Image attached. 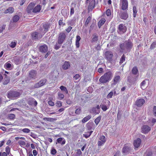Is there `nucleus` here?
Returning <instances> with one entry per match:
<instances>
[{
    "label": "nucleus",
    "mask_w": 156,
    "mask_h": 156,
    "mask_svg": "<svg viewBox=\"0 0 156 156\" xmlns=\"http://www.w3.org/2000/svg\"><path fill=\"white\" fill-rule=\"evenodd\" d=\"M113 76V74L111 71H109L105 73L99 79V81L102 83H106L111 79Z\"/></svg>",
    "instance_id": "1"
},
{
    "label": "nucleus",
    "mask_w": 156,
    "mask_h": 156,
    "mask_svg": "<svg viewBox=\"0 0 156 156\" xmlns=\"http://www.w3.org/2000/svg\"><path fill=\"white\" fill-rule=\"evenodd\" d=\"M132 46V43L128 41H126L120 44V48L122 51H125L131 48Z\"/></svg>",
    "instance_id": "2"
},
{
    "label": "nucleus",
    "mask_w": 156,
    "mask_h": 156,
    "mask_svg": "<svg viewBox=\"0 0 156 156\" xmlns=\"http://www.w3.org/2000/svg\"><path fill=\"white\" fill-rule=\"evenodd\" d=\"M86 2L88 6V12L92 11L95 5V0H86Z\"/></svg>",
    "instance_id": "3"
},
{
    "label": "nucleus",
    "mask_w": 156,
    "mask_h": 156,
    "mask_svg": "<svg viewBox=\"0 0 156 156\" xmlns=\"http://www.w3.org/2000/svg\"><path fill=\"white\" fill-rule=\"evenodd\" d=\"M127 30V28L125 24L122 23L120 24L119 25L117 28V32L120 34L125 33Z\"/></svg>",
    "instance_id": "4"
},
{
    "label": "nucleus",
    "mask_w": 156,
    "mask_h": 156,
    "mask_svg": "<svg viewBox=\"0 0 156 156\" xmlns=\"http://www.w3.org/2000/svg\"><path fill=\"white\" fill-rule=\"evenodd\" d=\"M66 37V35L65 33L62 32L58 34L57 40L58 43L62 44L65 40Z\"/></svg>",
    "instance_id": "5"
},
{
    "label": "nucleus",
    "mask_w": 156,
    "mask_h": 156,
    "mask_svg": "<svg viewBox=\"0 0 156 156\" xmlns=\"http://www.w3.org/2000/svg\"><path fill=\"white\" fill-rule=\"evenodd\" d=\"M20 94L19 92L13 91H9L7 95V97L9 98H15L19 96Z\"/></svg>",
    "instance_id": "6"
},
{
    "label": "nucleus",
    "mask_w": 156,
    "mask_h": 156,
    "mask_svg": "<svg viewBox=\"0 0 156 156\" xmlns=\"http://www.w3.org/2000/svg\"><path fill=\"white\" fill-rule=\"evenodd\" d=\"M110 102L109 101H106L103 103H101L100 106L103 111H106L109 107Z\"/></svg>",
    "instance_id": "7"
},
{
    "label": "nucleus",
    "mask_w": 156,
    "mask_h": 156,
    "mask_svg": "<svg viewBox=\"0 0 156 156\" xmlns=\"http://www.w3.org/2000/svg\"><path fill=\"white\" fill-rule=\"evenodd\" d=\"M120 5H121L122 9L125 10L128 9V2L127 0H120Z\"/></svg>",
    "instance_id": "8"
},
{
    "label": "nucleus",
    "mask_w": 156,
    "mask_h": 156,
    "mask_svg": "<svg viewBox=\"0 0 156 156\" xmlns=\"http://www.w3.org/2000/svg\"><path fill=\"white\" fill-rule=\"evenodd\" d=\"M119 73H120L119 72L116 73L113 80L112 85H115L120 81V76L119 75H116V74L118 75Z\"/></svg>",
    "instance_id": "9"
},
{
    "label": "nucleus",
    "mask_w": 156,
    "mask_h": 156,
    "mask_svg": "<svg viewBox=\"0 0 156 156\" xmlns=\"http://www.w3.org/2000/svg\"><path fill=\"white\" fill-rule=\"evenodd\" d=\"M105 58L109 61L112 60V58L113 55L112 51H106L105 53Z\"/></svg>",
    "instance_id": "10"
},
{
    "label": "nucleus",
    "mask_w": 156,
    "mask_h": 156,
    "mask_svg": "<svg viewBox=\"0 0 156 156\" xmlns=\"http://www.w3.org/2000/svg\"><path fill=\"white\" fill-rule=\"evenodd\" d=\"M151 130V127L147 125H143L141 127V132L144 134L147 133Z\"/></svg>",
    "instance_id": "11"
},
{
    "label": "nucleus",
    "mask_w": 156,
    "mask_h": 156,
    "mask_svg": "<svg viewBox=\"0 0 156 156\" xmlns=\"http://www.w3.org/2000/svg\"><path fill=\"white\" fill-rule=\"evenodd\" d=\"M98 142V145L99 146L102 145L106 142V138L104 135L101 136Z\"/></svg>",
    "instance_id": "12"
},
{
    "label": "nucleus",
    "mask_w": 156,
    "mask_h": 156,
    "mask_svg": "<svg viewBox=\"0 0 156 156\" xmlns=\"http://www.w3.org/2000/svg\"><path fill=\"white\" fill-rule=\"evenodd\" d=\"M35 6V4L34 2L30 3L27 6V12L28 13H31L32 11Z\"/></svg>",
    "instance_id": "13"
},
{
    "label": "nucleus",
    "mask_w": 156,
    "mask_h": 156,
    "mask_svg": "<svg viewBox=\"0 0 156 156\" xmlns=\"http://www.w3.org/2000/svg\"><path fill=\"white\" fill-rule=\"evenodd\" d=\"M145 102V101L144 99L140 98L136 101L135 104L137 106L140 107L142 106Z\"/></svg>",
    "instance_id": "14"
},
{
    "label": "nucleus",
    "mask_w": 156,
    "mask_h": 156,
    "mask_svg": "<svg viewBox=\"0 0 156 156\" xmlns=\"http://www.w3.org/2000/svg\"><path fill=\"white\" fill-rule=\"evenodd\" d=\"M37 72L34 70H31L29 73V76L31 79H34L36 78Z\"/></svg>",
    "instance_id": "15"
},
{
    "label": "nucleus",
    "mask_w": 156,
    "mask_h": 156,
    "mask_svg": "<svg viewBox=\"0 0 156 156\" xmlns=\"http://www.w3.org/2000/svg\"><path fill=\"white\" fill-rule=\"evenodd\" d=\"M141 139L139 138H137L136 140H135L133 142V145L135 148H138L141 144Z\"/></svg>",
    "instance_id": "16"
},
{
    "label": "nucleus",
    "mask_w": 156,
    "mask_h": 156,
    "mask_svg": "<svg viewBox=\"0 0 156 156\" xmlns=\"http://www.w3.org/2000/svg\"><path fill=\"white\" fill-rule=\"evenodd\" d=\"M48 46L45 44L39 47L40 51L42 53L46 52L48 51Z\"/></svg>",
    "instance_id": "17"
},
{
    "label": "nucleus",
    "mask_w": 156,
    "mask_h": 156,
    "mask_svg": "<svg viewBox=\"0 0 156 156\" xmlns=\"http://www.w3.org/2000/svg\"><path fill=\"white\" fill-rule=\"evenodd\" d=\"M131 150V148L130 147L124 145L122 149V153L123 154H126L129 153Z\"/></svg>",
    "instance_id": "18"
},
{
    "label": "nucleus",
    "mask_w": 156,
    "mask_h": 156,
    "mask_svg": "<svg viewBox=\"0 0 156 156\" xmlns=\"http://www.w3.org/2000/svg\"><path fill=\"white\" fill-rule=\"evenodd\" d=\"M66 143V140L64 138L60 137L58 138L56 140V144L57 143L61 144V145H63Z\"/></svg>",
    "instance_id": "19"
},
{
    "label": "nucleus",
    "mask_w": 156,
    "mask_h": 156,
    "mask_svg": "<svg viewBox=\"0 0 156 156\" xmlns=\"http://www.w3.org/2000/svg\"><path fill=\"white\" fill-rule=\"evenodd\" d=\"M98 36L96 33H94L92 35V38L91 41L92 43L96 42H97L98 40Z\"/></svg>",
    "instance_id": "20"
},
{
    "label": "nucleus",
    "mask_w": 156,
    "mask_h": 156,
    "mask_svg": "<svg viewBox=\"0 0 156 156\" xmlns=\"http://www.w3.org/2000/svg\"><path fill=\"white\" fill-rule=\"evenodd\" d=\"M148 124L151 126H153L156 122V119L151 118L147 121Z\"/></svg>",
    "instance_id": "21"
},
{
    "label": "nucleus",
    "mask_w": 156,
    "mask_h": 156,
    "mask_svg": "<svg viewBox=\"0 0 156 156\" xmlns=\"http://www.w3.org/2000/svg\"><path fill=\"white\" fill-rule=\"evenodd\" d=\"M120 16L121 19L126 20L128 18V15L126 12H121Z\"/></svg>",
    "instance_id": "22"
},
{
    "label": "nucleus",
    "mask_w": 156,
    "mask_h": 156,
    "mask_svg": "<svg viewBox=\"0 0 156 156\" xmlns=\"http://www.w3.org/2000/svg\"><path fill=\"white\" fill-rule=\"evenodd\" d=\"M70 66V64L69 62L65 61L62 66V68L64 70L68 69Z\"/></svg>",
    "instance_id": "23"
},
{
    "label": "nucleus",
    "mask_w": 156,
    "mask_h": 156,
    "mask_svg": "<svg viewBox=\"0 0 156 156\" xmlns=\"http://www.w3.org/2000/svg\"><path fill=\"white\" fill-rule=\"evenodd\" d=\"M81 39L80 37L79 36L77 35L76 37V48H78L80 47V43L79 42Z\"/></svg>",
    "instance_id": "24"
},
{
    "label": "nucleus",
    "mask_w": 156,
    "mask_h": 156,
    "mask_svg": "<svg viewBox=\"0 0 156 156\" xmlns=\"http://www.w3.org/2000/svg\"><path fill=\"white\" fill-rule=\"evenodd\" d=\"M41 9V6L39 5H37L35 6L33 10V12L34 13H37L39 12Z\"/></svg>",
    "instance_id": "25"
},
{
    "label": "nucleus",
    "mask_w": 156,
    "mask_h": 156,
    "mask_svg": "<svg viewBox=\"0 0 156 156\" xmlns=\"http://www.w3.org/2000/svg\"><path fill=\"white\" fill-rule=\"evenodd\" d=\"M50 24L48 23H45L43 24V27L44 29V31L45 33L48 31V29L50 27Z\"/></svg>",
    "instance_id": "26"
},
{
    "label": "nucleus",
    "mask_w": 156,
    "mask_h": 156,
    "mask_svg": "<svg viewBox=\"0 0 156 156\" xmlns=\"http://www.w3.org/2000/svg\"><path fill=\"white\" fill-rule=\"evenodd\" d=\"M14 9L12 7H10L6 9L5 11V13H12L14 11Z\"/></svg>",
    "instance_id": "27"
},
{
    "label": "nucleus",
    "mask_w": 156,
    "mask_h": 156,
    "mask_svg": "<svg viewBox=\"0 0 156 156\" xmlns=\"http://www.w3.org/2000/svg\"><path fill=\"white\" fill-rule=\"evenodd\" d=\"M106 21V20L105 18H102L100 20L99 22L98 25L99 28H100L105 23Z\"/></svg>",
    "instance_id": "28"
},
{
    "label": "nucleus",
    "mask_w": 156,
    "mask_h": 156,
    "mask_svg": "<svg viewBox=\"0 0 156 156\" xmlns=\"http://www.w3.org/2000/svg\"><path fill=\"white\" fill-rule=\"evenodd\" d=\"M59 88L62 92H64L66 94H68V90L67 88L63 86H61Z\"/></svg>",
    "instance_id": "29"
},
{
    "label": "nucleus",
    "mask_w": 156,
    "mask_h": 156,
    "mask_svg": "<svg viewBox=\"0 0 156 156\" xmlns=\"http://www.w3.org/2000/svg\"><path fill=\"white\" fill-rule=\"evenodd\" d=\"M91 118V115H89L83 119L82 120V122L83 123H85L90 119Z\"/></svg>",
    "instance_id": "30"
},
{
    "label": "nucleus",
    "mask_w": 156,
    "mask_h": 156,
    "mask_svg": "<svg viewBox=\"0 0 156 156\" xmlns=\"http://www.w3.org/2000/svg\"><path fill=\"white\" fill-rule=\"evenodd\" d=\"M92 132V131L86 132L84 134H83V136L85 138H87L90 136Z\"/></svg>",
    "instance_id": "31"
},
{
    "label": "nucleus",
    "mask_w": 156,
    "mask_h": 156,
    "mask_svg": "<svg viewBox=\"0 0 156 156\" xmlns=\"http://www.w3.org/2000/svg\"><path fill=\"white\" fill-rule=\"evenodd\" d=\"M138 72V70L137 67H134L132 69V73L134 75H136Z\"/></svg>",
    "instance_id": "32"
},
{
    "label": "nucleus",
    "mask_w": 156,
    "mask_h": 156,
    "mask_svg": "<svg viewBox=\"0 0 156 156\" xmlns=\"http://www.w3.org/2000/svg\"><path fill=\"white\" fill-rule=\"evenodd\" d=\"M38 33L37 32H35L31 34L32 38L34 39H37V36Z\"/></svg>",
    "instance_id": "33"
},
{
    "label": "nucleus",
    "mask_w": 156,
    "mask_h": 156,
    "mask_svg": "<svg viewBox=\"0 0 156 156\" xmlns=\"http://www.w3.org/2000/svg\"><path fill=\"white\" fill-rule=\"evenodd\" d=\"M62 44L59 43L58 41H57V42L56 43L55 45L54 46V48L55 50H58L59 49L61 46V45Z\"/></svg>",
    "instance_id": "34"
},
{
    "label": "nucleus",
    "mask_w": 156,
    "mask_h": 156,
    "mask_svg": "<svg viewBox=\"0 0 156 156\" xmlns=\"http://www.w3.org/2000/svg\"><path fill=\"white\" fill-rule=\"evenodd\" d=\"M20 19V17L18 15H16L14 16L12 19L13 22H16L18 21Z\"/></svg>",
    "instance_id": "35"
},
{
    "label": "nucleus",
    "mask_w": 156,
    "mask_h": 156,
    "mask_svg": "<svg viewBox=\"0 0 156 156\" xmlns=\"http://www.w3.org/2000/svg\"><path fill=\"white\" fill-rule=\"evenodd\" d=\"M58 98L60 100H62L64 98V95L60 92H58Z\"/></svg>",
    "instance_id": "36"
},
{
    "label": "nucleus",
    "mask_w": 156,
    "mask_h": 156,
    "mask_svg": "<svg viewBox=\"0 0 156 156\" xmlns=\"http://www.w3.org/2000/svg\"><path fill=\"white\" fill-rule=\"evenodd\" d=\"M47 80L45 79H43L41 80L39 82L41 86L45 84Z\"/></svg>",
    "instance_id": "37"
},
{
    "label": "nucleus",
    "mask_w": 156,
    "mask_h": 156,
    "mask_svg": "<svg viewBox=\"0 0 156 156\" xmlns=\"http://www.w3.org/2000/svg\"><path fill=\"white\" fill-rule=\"evenodd\" d=\"M133 16L134 17H135L136 16L137 11L136 7L135 6H134L133 7Z\"/></svg>",
    "instance_id": "38"
},
{
    "label": "nucleus",
    "mask_w": 156,
    "mask_h": 156,
    "mask_svg": "<svg viewBox=\"0 0 156 156\" xmlns=\"http://www.w3.org/2000/svg\"><path fill=\"white\" fill-rule=\"evenodd\" d=\"M92 111L95 114H98L100 113L101 110H98L94 108H93L92 109Z\"/></svg>",
    "instance_id": "39"
},
{
    "label": "nucleus",
    "mask_w": 156,
    "mask_h": 156,
    "mask_svg": "<svg viewBox=\"0 0 156 156\" xmlns=\"http://www.w3.org/2000/svg\"><path fill=\"white\" fill-rule=\"evenodd\" d=\"M91 18L90 16H89L87 19L85 23V25L86 26H87L91 20Z\"/></svg>",
    "instance_id": "40"
},
{
    "label": "nucleus",
    "mask_w": 156,
    "mask_h": 156,
    "mask_svg": "<svg viewBox=\"0 0 156 156\" xmlns=\"http://www.w3.org/2000/svg\"><path fill=\"white\" fill-rule=\"evenodd\" d=\"M146 84V82L145 80H144L140 83V86L141 88L142 89H144V86Z\"/></svg>",
    "instance_id": "41"
},
{
    "label": "nucleus",
    "mask_w": 156,
    "mask_h": 156,
    "mask_svg": "<svg viewBox=\"0 0 156 156\" xmlns=\"http://www.w3.org/2000/svg\"><path fill=\"white\" fill-rule=\"evenodd\" d=\"M125 56L123 54L120 58L119 63L120 64H122L123 62L125 61Z\"/></svg>",
    "instance_id": "42"
},
{
    "label": "nucleus",
    "mask_w": 156,
    "mask_h": 156,
    "mask_svg": "<svg viewBox=\"0 0 156 156\" xmlns=\"http://www.w3.org/2000/svg\"><path fill=\"white\" fill-rule=\"evenodd\" d=\"M32 103H30V102H29V104L30 105H34V106H36L37 105V101L35 100L34 99H32Z\"/></svg>",
    "instance_id": "43"
},
{
    "label": "nucleus",
    "mask_w": 156,
    "mask_h": 156,
    "mask_svg": "<svg viewBox=\"0 0 156 156\" xmlns=\"http://www.w3.org/2000/svg\"><path fill=\"white\" fill-rule=\"evenodd\" d=\"M156 46V41L153 42L150 46V49H153Z\"/></svg>",
    "instance_id": "44"
},
{
    "label": "nucleus",
    "mask_w": 156,
    "mask_h": 156,
    "mask_svg": "<svg viewBox=\"0 0 156 156\" xmlns=\"http://www.w3.org/2000/svg\"><path fill=\"white\" fill-rule=\"evenodd\" d=\"M101 119V117L100 116L98 117L94 120V122L97 125L99 123L100 120Z\"/></svg>",
    "instance_id": "45"
},
{
    "label": "nucleus",
    "mask_w": 156,
    "mask_h": 156,
    "mask_svg": "<svg viewBox=\"0 0 156 156\" xmlns=\"http://www.w3.org/2000/svg\"><path fill=\"white\" fill-rule=\"evenodd\" d=\"M5 151L6 153L8 155H9L10 152V149L9 146H7L5 148Z\"/></svg>",
    "instance_id": "46"
},
{
    "label": "nucleus",
    "mask_w": 156,
    "mask_h": 156,
    "mask_svg": "<svg viewBox=\"0 0 156 156\" xmlns=\"http://www.w3.org/2000/svg\"><path fill=\"white\" fill-rule=\"evenodd\" d=\"M57 153V151L55 149L53 148L51 151V154L53 155H55Z\"/></svg>",
    "instance_id": "47"
},
{
    "label": "nucleus",
    "mask_w": 156,
    "mask_h": 156,
    "mask_svg": "<svg viewBox=\"0 0 156 156\" xmlns=\"http://www.w3.org/2000/svg\"><path fill=\"white\" fill-rule=\"evenodd\" d=\"M81 108L80 107L79 108L76 110L75 113L77 114H79L81 113Z\"/></svg>",
    "instance_id": "48"
},
{
    "label": "nucleus",
    "mask_w": 156,
    "mask_h": 156,
    "mask_svg": "<svg viewBox=\"0 0 156 156\" xmlns=\"http://www.w3.org/2000/svg\"><path fill=\"white\" fill-rule=\"evenodd\" d=\"M41 87V85L39 82L35 83L34 85V87L35 88H37Z\"/></svg>",
    "instance_id": "49"
},
{
    "label": "nucleus",
    "mask_w": 156,
    "mask_h": 156,
    "mask_svg": "<svg viewBox=\"0 0 156 156\" xmlns=\"http://www.w3.org/2000/svg\"><path fill=\"white\" fill-rule=\"evenodd\" d=\"M47 121L49 122H54L56 120V119L53 118H45Z\"/></svg>",
    "instance_id": "50"
},
{
    "label": "nucleus",
    "mask_w": 156,
    "mask_h": 156,
    "mask_svg": "<svg viewBox=\"0 0 156 156\" xmlns=\"http://www.w3.org/2000/svg\"><path fill=\"white\" fill-rule=\"evenodd\" d=\"M5 28V25H3L2 26L0 27V33H2L3 30H4Z\"/></svg>",
    "instance_id": "51"
},
{
    "label": "nucleus",
    "mask_w": 156,
    "mask_h": 156,
    "mask_svg": "<svg viewBox=\"0 0 156 156\" xmlns=\"http://www.w3.org/2000/svg\"><path fill=\"white\" fill-rule=\"evenodd\" d=\"M22 131L24 133H29L30 132V130L27 128L23 129Z\"/></svg>",
    "instance_id": "52"
},
{
    "label": "nucleus",
    "mask_w": 156,
    "mask_h": 156,
    "mask_svg": "<svg viewBox=\"0 0 156 156\" xmlns=\"http://www.w3.org/2000/svg\"><path fill=\"white\" fill-rule=\"evenodd\" d=\"M18 143L20 145L24 146L26 145L25 142L23 140H19L18 141Z\"/></svg>",
    "instance_id": "53"
},
{
    "label": "nucleus",
    "mask_w": 156,
    "mask_h": 156,
    "mask_svg": "<svg viewBox=\"0 0 156 156\" xmlns=\"http://www.w3.org/2000/svg\"><path fill=\"white\" fill-rule=\"evenodd\" d=\"M153 114L154 116H156V106H154L152 111Z\"/></svg>",
    "instance_id": "54"
},
{
    "label": "nucleus",
    "mask_w": 156,
    "mask_h": 156,
    "mask_svg": "<svg viewBox=\"0 0 156 156\" xmlns=\"http://www.w3.org/2000/svg\"><path fill=\"white\" fill-rule=\"evenodd\" d=\"M10 79L8 78H6L3 82V84L4 85H6L9 82Z\"/></svg>",
    "instance_id": "55"
},
{
    "label": "nucleus",
    "mask_w": 156,
    "mask_h": 156,
    "mask_svg": "<svg viewBox=\"0 0 156 156\" xmlns=\"http://www.w3.org/2000/svg\"><path fill=\"white\" fill-rule=\"evenodd\" d=\"M106 14L108 16H109L111 15L110 10L108 9L106 12Z\"/></svg>",
    "instance_id": "56"
},
{
    "label": "nucleus",
    "mask_w": 156,
    "mask_h": 156,
    "mask_svg": "<svg viewBox=\"0 0 156 156\" xmlns=\"http://www.w3.org/2000/svg\"><path fill=\"white\" fill-rule=\"evenodd\" d=\"M113 93L112 92H110L107 95V98H111L113 96Z\"/></svg>",
    "instance_id": "57"
},
{
    "label": "nucleus",
    "mask_w": 156,
    "mask_h": 156,
    "mask_svg": "<svg viewBox=\"0 0 156 156\" xmlns=\"http://www.w3.org/2000/svg\"><path fill=\"white\" fill-rule=\"evenodd\" d=\"M16 43L15 42H12L10 44V47L12 48H14L16 45Z\"/></svg>",
    "instance_id": "58"
},
{
    "label": "nucleus",
    "mask_w": 156,
    "mask_h": 156,
    "mask_svg": "<svg viewBox=\"0 0 156 156\" xmlns=\"http://www.w3.org/2000/svg\"><path fill=\"white\" fill-rule=\"evenodd\" d=\"M56 105L59 107L62 106V103L61 101H57L56 103Z\"/></svg>",
    "instance_id": "59"
},
{
    "label": "nucleus",
    "mask_w": 156,
    "mask_h": 156,
    "mask_svg": "<svg viewBox=\"0 0 156 156\" xmlns=\"http://www.w3.org/2000/svg\"><path fill=\"white\" fill-rule=\"evenodd\" d=\"M8 117L10 119H13L15 117V115L14 114H10L9 116Z\"/></svg>",
    "instance_id": "60"
},
{
    "label": "nucleus",
    "mask_w": 156,
    "mask_h": 156,
    "mask_svg": "<svg viewBox=\"0 0 156 156\" xmlns=\"http://www.w3.org/2000/svg\"><path fill=\"white\" fill-rule=\"evenodd\" d=\"M76 154L77 156H80L82 154V152L80 149H77L76 151Z\"/></svg>",
    "instance_id": "61"
},
{
    "label": "nucleus",
    "mask_w": 156,
    "mask_h": 156,
    "mask_svg": "<svg viewBox=\"0 0 156 156\" xmlns=\"http://www.w3.org/2000/svg\"><path fill=\"white\" fill-rule=\"evenodd\" d=\"M95 25V24L94 23H92L91 26L90 27V30H92L93 29Z\"/></svg>",
    "instance_id": "62"
},
{
    "label": "nucleus",
    "mask_w": 156,
    "mask_h": 156,
    "mask_svg": "<svg viewBox=\"0 0 156 156\" xmlns=\"http://www.w3.org/2000/svg\"><path fill=\"white\" fill-rule=\"evenodd\" d=\"M45 65H42L41 66L40 69L41 71H42L45 69Z\"/></svg>",
    "instance_id": "63"
},
{
    "label": "nucleus",
    "mask_w": 156,
    "mask_h": 156,
    "mask_svg": "<svg viewBox=\"0 0 156 156\" xmlns=\"http://www.w3.org/2000/svg\"><path fill=\"white\" fill-rule=\"evenodd\" d=\"M80 77V75L79 74H77L74 76L73 78H74V79L76 80L78 79Z\"/></svg>",
    "instance_id": "64"
}]
</instances>
